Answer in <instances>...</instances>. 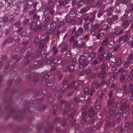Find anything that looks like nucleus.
Segmentation results:
<instances>
[{
  "instance_id": "nucleus-36",
  "label": "nucleus",
  "mask_w": 133,
  "mask_h": 133,
  "mask_svg": "<svg viewBox=\"0 0 133 133\" xmlns=\"http://www.w3.org/2000/svg\"><path fill=\"white\" fill-rule=\"evenodd\" d=\"M112 20L110 18H108L107 21L106 22V23H105L104 21H103L104 23L103 24H104L105 25L106 24H107V25L108 24L110 23L111 22Z\"/></svg>"
},
{
  "instance_id": "nucleus-32",
  "label": "nucleus",
  "mask_w": 133,
  "mask_h": 133,
  "mask_svg": "<svg viewBox=\"0 0 133 133\" xmlns=\"http://www.w3.org/2000/svg\"><path fill=\"white\" fill-rule=\"evenodd\" d=\"M76 12L74 10H72L70 12V16L71 17H73L75 16Z\"/></svg>"
},
{
  "instance_id": "nucleus-30",
  "label": "nucleus",
  "mask_w": 133,
  "mask_h": 133,
  "mask_svg": "<svg viewBox=\"0 0 133 133\" xmlns=\"http://www.w3.org/2000/svg\"><path fill=\"white\" fill-rule=\"evenodd\" d=\"M124 62V66L125 67H127L129 65V62L127 61V59L126 58H124L123 59Z\"/></svg>"
},
{
  "instance_id": "nucleus-43",
  "label": "nucleus",
  "mask_w": 133,
  "mask_h": 133,
  "mask_svg": "<svg viewBox=\"0 0 133 133\" xmlns=\"http://www.w3.org/2000/svg\"><path fill=\"white\" fill-rule=\"evenodd\" d=\"M74 114L75 113L74 112H72L69 115V119L70 121H71L72 120Z\"/></svg>"
},
{
  "instance_id": "nucleus-52",
  "label": "nucleus",
  "mask_w": 133,
  "mask_h": 133,
  "mask_svg": "<svg viewBox=\"0 0 133 133\" xmlns=\"http://www.w3.org/2000/svg\"><path fill=\"white\" fill-rule=\"evenodd\" d=\"M89 63V62L88 61H86L85 63H84L81 65L82 66V68L84 67H85L87 66Z\"/></svg>"
},
{
  "instance_id": "nucleus-33",
  "label": "nucleus",
  "mask_w": 133,
  "mask_h": 133,
  "mask_svg": "<svg viewBox=\"0 0 133 133\" xmlns=\"http://www.w3.org/2000/svg\"><path fill=\"white\" fill-rule=\"evenodd\" d=\"M97 96L99 97L100 99H101L103 97V94L101 91L99 90L98 91L97 94Z\"/></svg>"
},
{
  "instance_id": "nucleus-26",
  "label": "nucleus",
  "mask_w": 133,
  "mask_h": 133,
  "mask_svg": "<svg viewBox=\"0 0 133 133\" xmlns=\"http://www.w3.org/2000/svg\"><path fill=\"white\" fill-rule=\"evenodd\" d=\"M51 59V60L50 59H46L45 61V63L46 64H49L50 63H51V64L53 66V64L54 65V62H55V61L54 60L53 61H52V59Z\"/></svg>"
},
{
  "instance_id": "nucleus-41",
  "label": "nucleus",
  "mask_w": 133,
  "mask_h": 133,
  "mask_svg": "<svg viewBox=\"0 0 133 133\" xmlns=\"http://www.w3.org/2000/svg\"><path fill=\"white\" fill-rule=\"evenodd\" d=\"M68 77H66L64 78L62 81V83L63 85H65L67 84L68 82Z\"/></svg>"
},
{
  "instance_id": "nucleus-5",
  "label": "nucleus",
  "mask_w": 133,
  "mask_h": 133,
  "mask_svg": "<svg viewBox=\"0 0 133 133\" xmlns=\"http://www.w3.org/2000/svg\"><path fill=\"white\" fill-rule=\"evenodd\" d=\"M116 109V106H114L110 110L109 112L110 118L114 119L115 118L116 116V114H115L114 112Z\"/></svg>"
},
{
  "instance_id": "nucleus-60",
  "label": "nucleus",
  "mask_w": 133,
  "mask_h": 133,
  "mask_svg": "<svg viewBox=\"0 0 133 133\" xmlns=\"http://www.w3.org/2000/svg\"><path fill=\"white\" fill-rule=\"evenodd\" d=\"M51 74V73L50 72L46 73L44 77L45 78H48Z\"/></svg>"
},
{
  "instance_id": "nucleus-7",
  "label": "nucleus",
  "mask_w": 133,
  "mask_h": 133,
  "mask_svg": "<svg viewBox=\"0 0 133 133\" xmlns=\"http://www.w3.org/2000/svg\"><path fill=\"white\" fill-rule=\"evenodd\" d=\"M99 84L97 82H94L91 85V91L92 92H91L90 94V96H91L92 94V92L95 91V88L96 89H97L99 87Z\"/></svg>"
},
{
  "instance_id": "nucleus-20",
  "label": "nucleus",
  "mask_w": 133,
  "mask_h": 133,
  "mask_svg": "<svg viewBox=\"0 0 133 133\" xmlns=\"http://www.w3.org/2000/svg\"><path fill=\"white\" fill-rule=\"evenodd\" d=\"M89 116L91 117L94 115L95 112L93 110V108L90 107L88 110Z\"/></svg>"
},
{
  "instance_id": "nucleus-17",
  "label": "nucleus",
  "mask_w": 133,
  "mask_h": 133,
  "mask_svg": "<svg viewBox=\"0 0 133 133\" xmlns=\"http://www.w3.org/2000/svg\"><path fill=\"white\" fill-rule=\"evenodd\" d=\"M75 107V105L73 104H69V103H68L66 104V108H65V111H68L73 108Z\"/></svg>"
},
{
  "instance_id": "nucleus-35",
  "label": "nucleus",
  "mask_w": 133,
  "mask_h": 133,
  "mask_svg": "<svg viewBox=\"0 0 133 133\" xmlns=\"http://www.w3.org/2000/svg\"><path fill=\"white\" fill-rule=\"evenodd\" d=\"M114 103V101L112 98H110L108 101V105L109 106Z\"/></svg>"
},
{
  "instance_id": "nucleus-3",
  "label": "nucleus",
  "mask_w": 133,
  "mask_h": 133,
  "mask_svg": "<svg viewBox=\"0 0 133 133\" xmlns=\"http://www.w3.org/2000/svg\"><path fill=\"white\" fill-rule=\"evenodd\" d=\"M127 100L126 99H122L120 104H117V106L118 107L119 106L120 107V109L118 110V115H120L122 112L123 110L125 109L126 108V103L127 102Z\"/></svg>"
},
{
  "instance_id": "nucleus-44",
  "label": "nucleus",
  "mask_w": 133,
  "mask_h": 133,
  "mask_svg": "<svg viewBox=\"0 0 133 133\" xmlns=\"http://www.w3.org/2000/svg\"><path fill=\"white\" fill-rule=\"evenodd\" d=\"M75 82L73 81L72 83L71 84H69L67 85V89H68L69 88H70L71 87L73 86L75 84Z\"/></svg>"
},
{
  "instance_id": "nucleus-57",
  "label": "nucleus",
  "mask_w": 133,
  "mask_h": 133,
  "mask_svg": "<svg viewBox=\"0 0 133 133\" xmlns=\"http://www.w3.org/2000/svg\"><path fill=\"white\" fill-rule=\"evenodd\" d=\"M129 88L131 89V93L132 94H133V84H131L130 85Z\"/></svg>"
},
{
  "instance_id": "nucleus-62",
  "label": "nucleus",
  "mask_w": 133,
  "mask_h": 133,
  "mask_svg": "<svg viewBox=\"0 0 133 133\" xmlns=\"http://www.w3.org/2000/svg\"><path fill=\"white\" fill-rule=\"evenodd\" d=\"M121 59L120 58H118L117 60L116 61L117 64L119 65L121 64Z\"/></svg>"
},
{
  "instance_id": "nucleus-19",
  "label": "nucleus",
  "mask_w": 133,
  "mask_h": 133,
  "mask_svg": "<svg viewBox=\"0 0 133 133\" xmlns=\"http://www.w3.org/2000/svg\"><path fill=\"white\" fill-rule=\"evenodd\" d=\"M101 107V101L99 100L96 101L95 102V107L97 109H99Z\"/></svg>"
},
{
  "instance_id": "nucleus-27",
  "label": "nucleus",
  "mask_w": 133,
  "mask_h": 133,
  "mask_svg": "<svg viewBox=\"0 0 133 133\" xmlns=\"http://www.w3.org/2000/svg\"><path fill=\"white\" fill-rule=\"evenodd\" d=\"M114 42L113 41H111L109 42L108 45V47L110 48H113L114 44Z\"/></svg>"
},
{
  "instance_id": "nucleus-13",
  "label": "nucleus",
  "mask_w": 133,
  "mask_h": 133,
  "mask_svg": "<svg viewBox=\"0 0 133 133\" xmlns=\"http://www.w3.org/2000/svg\"><path fill=\"white\" fill-rule=\"evenodd\" d=\"M49 37L48 36L46 37L45 39L42 40L40 42V45L39 48H42L44 46V44L46 42H47L49 41Z\"/></svg>"
},
{
  "instance_id": "nucleus-38",
  "label": "nucleus",
  "mask_w": 133,
  "mask_h": 133,
  "mask_svg": "<svg viewBox=\"0 0 133 133\" xmlns=\"http://www.w3.org/2000/svg\"><path fill=\"white\" fill-rule=\"evenodd\" d=\"M108 39L107 38H106L103 40L102 42V45H103L104 46L105 45L108 43Z\"/></svg>"
},
{
  "instance_id": "nucleus-1",
  "label": "nucleus",
  "mask_w": 133,
  "mask_h": 133,
  "mask_svg": "<svg viewBox=\"0 0 133 133\" xmlns=\"http://www.w3.org/2000/svg\"><path fill=\"white\" fill-rule=\"evenodd\" d=\"M38 125L36 128V131L40 133H50L54 130L53 125Z\"/></svg>"
},
{
  "instance_id": "nucleus-28",
  "label": "nucleus",
  "mask_w": 133,
  "mask_h": 133,
  "mask_svg": "<svg viewBox=\"0 0 133 133\" xmlns=\"http://www.w3.org/2000/svg\"><path fill=\"white\" fill-rule=\"evenodd\" d=\"M67 130L66 129H65L62 132V130L60 129L59 128L57 127L56 129V130L57 133H65Z\"/></svg>"
},
{
  "instance_id": "nucleus-61",
  "label": "nucleus",
  "mask_w": 133,
  "mask_h": 133,
  "mask_svg": "<svg viewBox=\"0 0 133 133\" xmlns=\"http://www.w3.org/2000/svg\"><path fill=\"white\" fill-rule=\"evenodd\" d=\"M89 39V36L88 35H86L84 38V40L87 42Z\"/></svg>"
},
{
  "instance_id": "nucleus-12",
  "label": "nucleus",
  "mask_w": 133,
  "mask_h": 133,
  "mask_svg": "<svg viewBox=\"0 0 133 133\" xmlns=\"http://www.w3.org/2000/svg\"><path fill=\"white\" fill-rule=\"evenodd\" d=\"M86 59V57L84 56H81L78 59L79 62V68H82L81 65L84 63Z\"/></svg>"
},
{
  "instance_id": "nucleus-10",
  "label": "nucleus",
  "mask_w": 133,
  "mask_h": 133,
  "mask_svg": "<svg viewBox=\"0 0 133 133\" xmlns=\"http://www.w3.org/2000/svg\"><path fill=\"white\" fill-rule=\"evenodd\" d=\"M41 26L39 25L38 27L36 26V23L35 22H32L31 26V29L35 31H37L38 30H40Z\"/></svg>"
},
{
  "instance_id": "nucleus-39",
  "label": "nucleus",
  "mask_w": 133,
  "mask_h": 133,
  "mask_svg": "<svg viewBox=\"0 0 133 133\" xmlns=\"http://www.w3.org/2000/svg\"><path fill=\"white\" fill-rule=\"evenodd\" d=\"M84 92L86 94L88 95L90 91L88 88H86L84 89Z\"/></svg>"
},
{
  "instance_id": "nucleus-63",
  "label": "nucleus",
  "mask_w": 133,
  "mask_h": 133,
  "mask_svg": "<svg viewBox=\"0 0 133 133\" xmlns=\"http://www.w3.org/2000/svg\"><path fill=\"white\" fill-rule=\"evenodd\" d=\"M90 68L87 69L86 71H85V72H86V75L87 77V75H89V73L90 72Z\"/></svg>"
},
{
  "instance_id": "nucleus-29",
  "label": "nucleus",
  "mask_w": 133,
  "mask_h": 133,
  "mask_svg": "<svg viewBox=\"0 0 133 133\" xmlns=\"http://www.w3.org/2000/svg\"><path fill=\"white\" fill-rule=\"evenodd\" d=\"M90 8L89 7H87L86 8H83L81 10L80 12L81 13H85L87 12Z\"/></svg>"
},
{
  "instance_id": "nucleus-4",
  "label": "nucleus",
  "mask_w": 133,
  "mask_h": 133,
  "mask_svg": "<svg viewBox=\"0 0 133 133\" xmlns=\"http://www.w3.org/2000/svg\"><path fill=\"white\" fill-rule=\"evenodd\" d=\"M106 54L107 56V59L109 60V64L111 65H114L116 61V58L112 57V54H109L107 51L105 53Z\"/></svg>"
},
{
  "instance_id": "nucleus-15",
  "label": "nucleus",
  "mask_w": 133,
  "mask_h": 133,
  "mask_svg": "<svg viewBox=\"0 0 133 133\" xmlns=\"http://www.w3.org/2000/svg\"><path fill=\"white\" fill-rule=\"evenodd\" d=\"M43 63L41 61L39 62L38 64H34L33 65H31L30 67L32 68L36 69L38 67H42L43 66Z\"/></svg>"
},
{
  "instance_id": "nucleus-59",
  "label": "nucleus",
  "mask_w": 133,
  "mask_h": 133,
  "mask_svg": "<svg viewBox=\"0 0 133 133\" xmlns=\"http://www.w3.org/2000/svg\"><path fill=\"white\" fill-rule=\"evenodd\" d=\"M113 18L114 21H117L118 19V16L117 15H115L113 16Z\"/></svg>"
},
{
  "instance_id": "nucleus-40",
  "label": "nucleus",
  "mask_w": 133,
  "mask_h": 133,
  "mask_svg": "<svg viewBox=\"0 0 133 133\" xmlns=\"http://www.w3.org/2000/svg\"><path fill=\"white\" fill-rule=\"evenodd\" d=\"M105 72L104 70H103L101 73V78H104L105 76Z\"/></svg>"
},
{
  "instance_id": "nucleus-34",
  "label": "nucleus",
  "mask_w": 133,
  "mask_h": 133,
  "mask_svg": "<svg viewBox=\"0 0 133 133\" xmlns=\"http://www.w3.org/2000/svg\"><path fill=\"white\" fill-rule=\"evenodd\" d=\"M102 113L101 112H99L97 113L96 117L97 119H99L101 118Z\"/></svg>"
},
{
  "instance_id": "nucleus-18",
  "label": "nucleus",
  "mask_w": 133,
  "mask_h": 133,
  "mask_svg": "<svg viewBox=\"0 0 133 133\" xmlns=\"http://www.w3.org/2000/svg\"><path fill=\"white\" fill-rule=\"evenodd\" d=\"M84 28L86 29H88L89 30H91L92 29V26L91 23H87L84 25Z\"/></svg>"
},
{
  "instance_id": "nucleus-21",
  "label": "nucleus",
  "mask_w": 133,
  "mask_h": 133,
  "mask_svg": "<svg viewBox=\"0 0 133 133\" xmlns=\"http://www.w3.org/2000/svg\"><path fill=\"white\" fill-rule=\"evenodd\" d=\"M129 24L130 22L129 21L126 20L123 22L122 25L123 27L126 28L129 25Z\"/></svg>"
},
{
  "instance_id": "nucleus-47",
  "label": "nucleus",
  "mask_w": 133,
  "mask_h": 133,
  "mask_svg": "<svg viewBox=\"0 0 133 133\" xmlns=\"http://www.w3.org/2000/svg\"><path fill=\"white\" fill-rule=\"evenodd\" d=\"M104 62H101V64H102L101 66V67L102 69H104L107 66V64L106 63H104Z\"/></svg>"
},
{
  "instance_id": "nucleus-53",
  "label": "nucleus",
  "mask_w": 133,
  "mask_h": 133,
  "mask_svg": "<svg viewBox=\"0 0 133 133\" xmlns=\"http://www.w3.org/2000/svg\"><path fill=\"white\" fill-rule=\"evenodd\" d=\"M109 119L108 117H106L105 118V120L106 125H109V124H110V122L109 121Z\"/></svg>"
},
{
  "instance_id": "nucleus-8",
  "label": "nucleus",
  "mask_w": 133,
  "mask_h": 133,
  "mask_svg": "<svg viewBox=\"0 0 133 133\" xmlns=\"http://www.w3.org/2000/svg\"><path fill=\"white\" fill-rule=\"evenodd\" d=\"M113 92H116V96L118 97H122L124 94L122 90L120 89L117 88L114 89L113 90Z\"/></svg>"
},
{
  "instance_id": "nucleus-55",
  "label": "nucleus",
  "mask_w": 133,
  "mask_h": 133,
  "mask_svg": "<svg viewBox=\"0 0 133 133\" xmlns=\"http://www.w3.org/2000/svg\"><path fill=\"white\" fill-rule=\"evenodd\" d=\"M56 25V23L55 21H53L50 25L51 28H53Z\"/></svg>"
},
{
  "instance_id": "nucleus-6",
  "label": "nucleus",
  "mask_w": 133,
  "mask_h": 133,
  "mask_svg": "<svg viewBox=\"0 0 133 133\" xmlns=\"http://www.w3.org/2000/svg\"><path fill=\"white\" fill-rule=\"evenodd\" d=\"M104 23L103 21H102L100 23V25H101L102 26H104V29H102L99 31V32L100 35L101 36H103L104 35L107 33L106 29L107 28L108 26L107 24H106L105 25L104 24H103Z\"/></svg>"
},
{
  "instance_id": "nucleus-54",
  "label": "nucleus",
  "mask_w": 133,
  "mask_h": 133,
  "mask_svg": "<svg viewBox=\"0 0 133 133\" xmlns=\"http://www.w3.org/2000/svg\"><path fill=\"white\" fill-rule=\"evenodd\" d=\"M95 122V119L94 118H91L90 120H89V123L90 124H93Z\"/></svg>"
},
{
  "instance_id": "nucleus-25",
  "label": "nucleus",
  "mask_w": 133,
  "mask_h": 133,
  "mask_svg": "<svg viewBox=\"0 0 133 133\" xmlns=\"http://www.w3.org/2000/svg\"><path fill=\"white\" fill-rule=\"evenodd\" d=\"M83 31V29L79 27L77 30V32H76V34L77 36H79L81 34Z\"/></svg>"
},
{
  "instance_id": "nucleus-9",
  "label": "nucleus",
  "mask_w": 133,
  "mask_h": 133,
  "mask_svg": "<svg viewBox=\"0 0 133 133\" xmlns=\"http://www.w3.org/2000/svg\"><path fill=\"white\" fill-rule=\"evenodd\" d=\"M33 54H30L29 55L27 54L25 57V59L27 60V62H25V64H27L29 62V60L30 59H34L36 58V57L34 56Z\"/></svg>"
},
{
  "instance_id": "nucleus-51",
  "label": "nucleus",
  "mask_w": 133,
  "mask_h": 133,
  "mask_svg": "<svg viewBox=\"0 0 133 133\" xmlns=\"http://www.w3.org/2000/svg\"><path fill=\"white\" fill-rule=\"evenodd\" d=\"M42 55V53H41L40 52H37L36 55L37 58H40L42 56H43Z\"/></svg>"
},
{
  "instance_id": "nucleus-49",
  "label": "nucleus",
  "mask_w": 133,
  "mask_h": 133,
  "mask_svg": "<svg viewBox=\"0 0 133 133\" xmlns=\"http://www.w3.org/2000/svg\"><path fill=\"white\" fill-rule=\"evenodd\" d=\"M130 73H131L130 75L128 77V81L131 80L132 79V74L133 73L132 71H131Z\"/></svg>"
},
{
  "instance_id": "nucleus-31",
  "label": "nucleus",
  "mask_w": 133,
  "mask_h": 133,
  "mask_svg": "<svg viewBox=\"0 0 133 133\" xmlns=\"http://www.w3.org/2000/svg\"><path fill=\"white\" fill-rule=\"evenodd\" d=\"M62 52H64L67 49V46L65 44L61 45L60 47Z\"/></svg>"
},
{
  "instance_id": "nucleus-16",
  "label": "nucleus",
  "mask_w": 133,
  "mask_h": 133,
  "mask_svg": "<svg viewBox=\"0 0 133 133\" xmlns=\"http://www.w3.org/2000/svg\"><path fill=\"white\" fill-rule=\"evenodd\" d=\"M54 60L55 61V62H54V65H56L57 62L59 64L61 63L63 64H64L66 63V62L65 61H62V59H58V60L57 59H52V61H53Z\"/></svg>"
},
{
  "instance_id": "nucleus-46",
  "label": "nucleus",
  "mask_w": 133,
  "mask_h": 133,
  "mask_svg": "<svg viewBox=\"0 0 133 133\" xmlns=\"http://www.w3.org/2000/svg\"><path fill=\"white\" fill-rule=\"evenodd\" d=\"M128 115V112L126 110L124 111L122 114L123 116L124 117H127Z\"/></svg>"
},
{
  "instance_id": "nucleus-14",
  "label": "nucleus",
  "mask_w": 133,
  "mask_h": 133,
  "mask_svg": "<svg viewBox=\"0 0 133 133\" xmlns=\"http://www.w3.org/2000/svg\"><path fill=\"white\" fill-rule=\"evenodd\" d=\"M100 128V125H94L93 126L90 127L88 130L89 132H91L92 130L95 131L97 129L99 130Z\"/></svg>"
},
{
  "instance_id": "nucleus-50",
  "label": "nucleus",
  "mask_w": 133,
  "mask_h": 133,
  "mask_svg": "<svg viewBox=\"0 0 133 133\" xmlns=\"http://www.w3.org/2000/svg\"><path fill=\"white\" fill-rule=\"evenodd\" d=\"M66 55L68 57H69L71 56V53L70 51L67 50L66 52Z\"/></svg>"
},
{
  "instance_id": "nucleus-48",
  "label": "nucleus",
  "mask_w": 133,
  "mask_h": 133,
  "mask_svg": "<svg viewBox=\"0 0 133 133\" xmlns=\"http://www.w3.org/2000/svg\"><path fill=\"white\" fill-rule=\"evenodd\" d=\"M56 2H57L56 0H48V4H50L51 3H55Z\"/></svg>"
},
{
  "instance_id": "nucleus-11",
  "label": "nucleus",
  "mask_w": 133,
  "mask_h": 133,
  "mask_svg": "<svg viewBox=\"0 0 133 133\" xmlns=\"http://www.w3.org/2000/svg\"><path fill=\"white\" fill-rule=\"evenodd\" d=\"M41 83L43 85L46 84L48 87H50L52 86L53 84V83L50 82L47 79H43L41 82Z\"/></svg>"
},
{
  "instance_id": "nucleus-58",
  "label": "nucleus",
  "mask_w": 133,
  "mask_h": 133,
  "mask_svg": "<svg viewBox=\"0 0 133 133\" xmlns=\"http://www.w3.org/2000/svg\"><path fill=\"white\" fill-rule=\"evenodd\" d=\"M87 115V113L86 111H84L82 114V118H86L85 116Z\"/></svg>"
},
{
  "instance_id": "nucleus-56",
  "label": "nucleus",
  "mask_w": 133,
  "mask_h": 133,
  "mask_svg": "<svg viewBox=\"0 0 133 133\" xmlns=\"http://www.w3.org/2000/svg\"><path fill=\"white\" fill-rule=\"evenodd\" d=\"M118 32V31H116L112 34V35L113 37H115L116 36Z\"/></svg>"
},
{
  "instance_id": "nucleus-22",
  "label": "nucleus",
  "mask_w": 133,
  "mask_h": 133,
  "mask_svg": "<svg viewBox=\"0 0 133 133\" xmlns=\"http://www.w3.org/2000/svg\"><path fill=\"white\" fill-rule=\"evenodd\" d=\"M74 65H71L70 66L66 68V71H69L70 72H72L74 71Z\"/></svg>"
},
{
  "instance_id": "nucleus-45",
  "label": "nucleus",
  "mask_w": 133,
  "mask_h": 133,
  "mask_svg": "<svg viewBox=\"0 0 133 133\" xmlns=\"http://www.w3.org/2000/svg\"><path fill=\"white\" fill-rule=\"evenodd\" d=\"M79 1L78 2H79L78 4V6H81L84 4V3L82 2V1H83V0H76V1Z\"/></svg>"
},
{
  "instance_id": "nucleus-37",
  "label": "nucleus",
  "mask_w": 133,
  "mask_h": 133,
  "mask_svg": "<svg viewBox=\"0 0 133 133\" xmlns=\"http://www.w3.org/2000/svg\"><path fill=\"white\" fill-rule=\"evenodd\" d=\"M129 60L130 61L131 63H133V56L132 54H130L129 55Z\"/></svg>"
},
{
  "instance_id": "nucleus-64",
  "label": "nucleus",
  "mask_w": 133,
  "mask_h": 133,
  "mask_svg": "<svg viewBox=\"0 0 133 133\" xmlns=\"http://www.w3.org/2000/svg\"><path fill=\"white\" fill-rule=\"evenodd\" d=\"M90 56L92 58H94L96 56V54L95 52H92L90 54Z\"/></svg>"
},
{
  "instance_id": "nucleus-2",
  "label": "nucleus",
  "mask_w": 133,
  "mask_h": 133,
  "mask_svg": "<svg viewBox=\"0 0 133 133\" xmlns=\"http://www.w3.org/2000/svg\"><path fill=\"white\" fill-rule=\"evenodd\" d=\"M26 125H23L22 127H20L18 128L15 129V130L19 133H31L32 130L28 127H26Z\"/></svg>"
},
{
  "instance_id": "nucleus-42",
  "label": "nucleus",
  "mask_w": 133,
  "mask_h": 133,
  "mask_svg": "<svg viewBox=\"0 0 133 133\" xmlns=\"http://www.w3.org/2000/svg\"><path fill=\"white\" fill-rule=\"evenodd\" d=\"M119 73L118 72H115L114 74V75L112 77H111V79L112 81H113L115 79V76H117L118 74Z\"/></svg>"
},
{
  "instance_id": "nucleus-24",
  "label": "nucleus",
  "mask_w": 133,
  "mask_h": 133,
  "mask_svg": "<svg viewBox=\"0 0 133 133\" xmlns=\"http://www.w3.org/2000/svg\"><path fill=\"white\" fill-rule=\"evenodd\" d=\"M58 52V50L56 49L55 47L53 46L52 48V50L49 53L50 54L51 53V55L56 54Z\"/></svg>"
},
{
  "instance_id": "nucleus-23",
  "label": "nucleus",
  "mask_w": 133,
  "mask_h": 133,
  "mask_svg": "<svg viewBox=\"0 0 133 133\" xmlns=\"http://www.w3.org/2000/svg\"><path fill=\"white\" fill-rule=\"evenodd\" d=\"M106 52H104L103 54H102L100 56L99 59L100 61V62H104V61L103 60V59H104V58L106 57L107 58V56L106 54H105V53Z\"/></svg>"
}]
</instances>
